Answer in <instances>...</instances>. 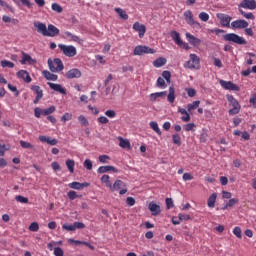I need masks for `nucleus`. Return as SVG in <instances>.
Instances as JSON below:
<instances>
[{
	"instance_id": "nucleus-3",
	"label": "nucleus",
	"mask_w": 256,
	"mask_h": 256,
	"mask_svg": "<svg viewBox=\"0 0 256 256\" xmlns=\"http://www.w3.org/2000/svg\"><path fill=\"white\" fill-rule=\"evenodd\" d=\"M226 98L229 105L232 107V109H230L228 112L229 115L239 114V111H241V104H239V101H237L233 95H227Z\"/></svg>"
},
{
	"instance_id": "nucleus-2",
	"label": "nucleus",
	"mask_w": 256,
	"mask_h": 256,
	"mask_svg": "<svg viewBox=\"0 0 256 256\" xmlns=\"http://www.w3.org/2000/svg\"><path fill=\"white\" fill-rule=\"evenodd\" d=\"M224 41L229 43H235L236 45H247V40L243 36H239L235 33H228L223 36Z\"/></svg>"
},
{
	"instance_id": "nucleus-20",
	"label": "nucleus",
	"mask_w": 256,
	"mask_h": 256,
	"mask_svg": "<svg viewBox=\"0 0 256 256\" xmlns=\"http://www.w3.org/2000/svg\"><path fill=\"white\" fill-rule=\"evenodd\" d=\"M68 187L70 189H76V191H81L82 189H85V187H89V183L71 182L68 184Z\"/></svg>"
},
{
	"instance_id": "nucleus-8",
	"label": "nucleus",
	"mask_w": 256,
	"mask_h": 256,
	"mask_svg": "<svg viewBox=\"0 0 256 256\" xmlns=\"http://www.w3.org/2000/svg\"><path fill=\"white\" fill-rule=\"evenodd\" d=\"M55 111H56L55 106H50L49 108H46V109H41L39 107H36L34 109V115L36 119H41V115H43V117H49V115H52V113H55Z\"/></svg>"
},
{
	"instance_id": "nucleus-12",
	"label": "nucleus",
	"mask_w": 256,
	"mask_h": 256,
	"mask_svg": "<svg viewBox=\"0 0 256 256\" xmlns=\"http://www.w3.org/2000/svg\"><path fill=\"white\" fill-rule=\"evenodd\" d=\"M239 9H249L250 11H255L256 1L255 0H242L238 5Z\"/></svg>"
},
{
	"instance_id": "nucleus-45",
	"label": "nucleus",
	"mask_w": 256,
	"mask_h": 256,
	"mask_svg": "<svg viewBox=\"0 0 256 256\" xmlns=\"http://www.w3.org/2000/svg\"><path fill=\"white\" fill-rule=\"evenodd\" d=\"M15 200L18 202V203H24V204H27L29 203V198L25 197V196H21V195H18L15 197Z\"/></svg>"
},
{
	"instance_id": "nucleus-32",
	"label": "nucleus",
	"mask_w": 256,
	"mask_h": 256,
	"mask_svg": "<svg viewBox=\"0 0 256 256\" xmlns=\"http://www.w3.org/2000/svg\"><path fill=\"white\" fill-rule=\"evenodd\" d=\"M167 64V59L163 58V57H160V58H157L154 62H153V66L156 67V68H159V67H163L164 65Z\"/></svg>"
},
{
	"instance_id": "nucleus-49",
	"label": "nucleus",
	"mask_w": 256,
	"mask_h": 256,
	"mask_svg": "<svg viewBox=\"0 0 256 256\" xmlns=\"http://www.w3.org/2000/svg\"><path fill=\"white\" fill-rule=\"evenodd\" d=\"M97 121L100 125H107V123H109V118L105 116H100L98 117Z\"/></svg>"
},
{
	"instance_id": "nucleus-63",
	"label": "nucleus",
	"mask_w": 256,
	"mask_h": 256,
	"mask_svg": "<svg viewBox=\"0 0 256 256\" xmlns=\"http://www.w3.org/2000/svg\"><path fill=\"white\" fill-rule=\"evenodd\" d=\"M165 203H166L167 209H173V199L166 198Z\"/></svg>"
},
{
	"instance_id": "nucleus-64",
	"label": "nucleus",
	"mask_w": 256,
	"mask_h": 256,
	"mask_svg": "<svg viewBox=\"0 0 256 256\" xmlns=\"http://www.w3.org/2000/svg\"><path fill=\"white\" fill-rule=\"evenodd\" d=\"M76 229H85L83 222H74V230L76 231Z\"/></svg>"
},
{
	"instance_id": "nucleus-30",
	"label": "nucleus",
	"mask_w": 256,
	"mask_h": 256,
	"mask_svg": "<svg viewBox=\"0 0 256 256\" xmlns=\"http://www.w3.org/2000/svg\"><path fill=\"white\" fill-rule=\"evenodd\" d=\"M167 101H168V103H175V87H173V86L169 87V93L167 95Z\"/></svg>"
},
{
	"instance_id": "nucleus-37",
	"label": "nucleus",
	"mask_w": 256,
	"mask_h": 256,
	"mask_svg": "<svg viewBox=\"0 0 256 256\" xmlns=\"http://www.w3.org/2000/svg\"><path fill=\"white\" fill-rule=\"evenodd\" d=\"M1 67H3V69H5V67H8V69H13V67H15V63L9 60H2Z\"/></svg>"
},
{
	"instance_id": "nucleus-61",
	"label": "nucleus",
	"mask_w": 256,
	"mask_h": 256,
	"mask_svg": "<svg viewBox=\"0 0 256 256\" xmlns=\"http://www.w3.org/2000/svg\"><path fill=\"white\" fill-rule=\"evenodd\" d=\"M249 103L254 109H256V93L252 94L251 98L249 99Z\"/></svg>"
},
{
	"instance_id": "nucleus-47",
	"label": "nucleus",
	"mask_w": 256,
	"mask_h": 256,
	"mask_svg": "<svg viewBox=\"0 0 256 256\" xmlns=\"http://www.w3.org/2000/svg\"><path fill=\"white\" fill-rule=\"evenodd\" d=\"M20 145H21L22 149H33L34 148L33 144H31L27 141H23V140L20 141Z\"/></svg>"
},
{
	"instance_id": "nucleus-1",
	"label": "nucleus",
	"mask_w": 256,
	"mask_h": 256,
	"mask_svg": "<svg viewBox=\"0 0 256 256\" xmlns=\"http://www.w3.org/2000/svg\"><path fill=\"white\" fill-rule=\"evenodd\" d=\"M34 27L36 28L37 33L43 35V37H57L60 31L53 24H49L48 27L45 23L42 22H34Z\"/></svg>"
},
{
	"instance_id": "nucleus-60",
	"label": "nucleus",
	"mask_w": 256,
	"mask_h": 256,
	"mask_svg": "<svg viewBox=\"0 0 256 256\" xmlns=\"http://www.w3.org/2000/svg\"><path fill=\"white\" fill-rule=\"evenodd\" d=\"M207 139H209V134H207V132H203L200 135V143H207Z\"/></svg>"
},
{
	"instance_id": "nucleus-16",
	"label": "nucleus",
	"mask_w": 256,
	"mask_h": 256,
	"mask_svg": "<svg viewBox=\"0 0 256 256\" xmlns=\"http://www.w3.org/2000/svg\"><path fill=\"white\" fill-rule=\"evenodd\" d=\"M217 17L219 18L220 25H222V27H231V16L226 14H217Z\"/></svg>"
},
{
	"instance_id": "nucleus-6",
	"label": "nucleus",
	"mask_w": 256,
	"mask_h": 256,
	"mask_svg": "<svg viewBox=\"0 0 256 256\" xmlns=\"http://www.w3.org/2000/svg\"><path fill=\"white\" fill-rule=\"evenodd\" d=\"M183 16L187 25H190V27H193L194 29H201V23L195 21V19L193 18V12L191 10H186L183 13Z\"/></svg>"
},
{
	"instance_id": "nucleus-35",
	"label": "nucleus",
	"mask_w": 256,
	"mask_h": 256,
	"mask_svg": "<svg viewBox=\"0 0 256 256\" xmlns=\"http://www.w3.org/2000/svg\"><path fill=\"white\" fill-rule=\"evenodd\" d=\"M66 167L68 168L70 173H75V160H66Z\"/></svg>"
},
{
	"instance_id": "nucleus-58",
	"label": "nucleus",
	"mask_w": 256,
	"mask_h": 256,
	"mask_svg": "<svg viewBox=\"0 0 256 256\" xmlns=\"http://www.w3.org/2000/svg\"><path fill=\"white\" fill-rule=\"evenodd\" d=\"M186 93L188 97H195L197 95V91L193 88H186Z\"/></svg>"
},
{
	"instance_id": "nucleus-38",
	"label": "nucleus",
	"mask_w": 256,
	"mask_h": 256,
	"mask_svg": "<svg viewBox=\"0 0 256 256\" xmlns=\"http://www.w3.org/2000/svg\"><path fill=\"white\" fill-rule=\"evenodd\" d=\"M239 12L245 19H251L252 21L255 19V15H253L251 12H245L241 8L239 9Z\"/></svg>"
},
{
	"instance_id": "nucleus-42",
	"label": "nucleus",
	"mask_w": 256,
	"mask_h": 256,
	"mask_svg": "<svg viewBox=\"0 0 256 256\" xmlns=\"http://www.w3.org/2000/svg\"><path fill=\"white\" fill-rule=\"evenodd\" d=\"M68 198L70 199V201H75V199L81 197V195H77V192L70 190L68 193Z\"/></svg>"
},
{
	"instance_id": "nucleus-19",
	"label": "nucleus",
	"mask_w": 256,
	"mask_h": 256,
	"mask_svg": "<svg viewBox=\"0 0 256 256\" xmlns=\"http://www.w3.org/2000/svg\"><path fill=\"white\" fill-rule=\"evenodd\" d=\"M148 209L149 211H151L154 217H157V215L161 214V206H159L155 202H150L148 205Z\"/></svg>"
},
{
	"instance_id": "nucleus-55",
	"label": "nucleus",
	"mask_w": 256,
	"mask_h": 256,
	"mask_svg": "<svg viewBox=\"0 0 256 256\" xmlns=\"http://www.w3.org/2000/svg\"><path fill=\"white\" fill-rule=\"evenodd\" d=\"M233 234L236 235V237L238 239H241L242 237V231H241V228L239 226H236L234 229H233Z\"/></svg>"
},
{
	"instance_id": "nucleus-31",
	"label": "nucleus",
	"mask_w": 256,
	"mask_h": 256,
	"mask_svg": "<svg viewBox=\"0 0 256 256\" xmlns=\"http://www.w3.org/2000/svg\"><path fill=\"white\" fill-rule=\"evenodd\" d=\"M114 11L118 13L120 19H123L124 21H127V19H129V15H127V12L122 8H115Z\"/></svg>"
},
{
	"instance_id": "nucleus-28",
	"label": "nucleus",
	"mask_w": 256,
	"mask_h": 256,
	"mask_svg": "<svg viewBox=\"0 0 256 256\" xmlns=\"http://www.w3.org/2000/svg\"><path fill=\"white\" fill-rule=\"evenodd\" d=\"M215 203H217V193H213L209 196L207 200V205L210 209H213L215 207Z\"/></svg>"
},
{
	"instance_id": "nucleus-17",
	"label": "nucleus",
	"mask_w": 256,
	"mask_h": 256,
	"mask_svg": "<svg viewBox=\"0 0 256 256\" xmlns=\"http://www.w3.org/2000/svg\"><path fill=\"white\" fill-rule=\"evenodd\" d=\"M185 35L188 43H190V45H192L193 47H199V45H201V39L195 37L189 32H187Z\"/></svg>"
},
{
	"instance_id": "nucleus-11",
	"label": "nucleus",
	"mask_w": 256,
	"mask_h": 256,
	"mask_svg": "<svg viewBox=\"0 0 256 256\" xmlns=\"http://www.w3.org/2000/svg\"><path fill=\"white\" fill-rule=\"evenodd\" d=\"M219 83L226 91H241V87L231 81L220 80Z\"/></svg>"
},
{
	"instance_id": "nucleus-53",
	"label": "nucleus",
	"mask_w": 256,
	"mask_h": 256,
	"mask_svg": "<svg viewBox=\"0 0 256 256\" xmlns=\"http://www.w3.org/2000/svg\"><path fill=\"white\" fill-rule=\"evenodd\" d=\"M199 19H200L201 21H204L205 23H207V21H209V14L206 13V12H201V13L199 14Z\"/></svg>"
},
{
	"instance_id": "nucleus-62",
	"label": "nucleus",
	"mask_w": 256,
	"mask_h": 256,
	"mask_svg": "<svg viewBox=\"0 0 256 256\" xmlns=\"http://www.w3.org/2000/svg\"><path fill=\"white\" fill-rule=\"evenodd\" d=\"M54 255L55 256H63L64 255L63 249H61V247L54 248Z\"/></svg>"
},
{
	"instance_id": "nucleus-50",
	"label": "nucleus",
	"mask_w": 256,
	"mask_h": 256,
	"mask_svg": "<svg viewBox=\"0 0 256 256\" xmlns=\"http://www.w3.org/2000/svg\"><path fill=\"white\" fill-rule=\"evenodd\" d=\"M105 115L106 117H109V119H115V117H117V112H115V110H107Z\"/></svg>"
},
{
	"instance_id": "nucleus-40",
	"label": "nucleus",
	"mask_w": 256,
	"mask_h": 256,
	"mask_svg": "<svg viewBox=\"0 0 256 256\" xmlns=\"http://www.w3.org/2000/svg\"><path fill=\"white\" fill-rule=\"evenodd\" d=\"M156 85L157 87H159L160 89H166L167 88V84L165 83V79L159 77L157 79V82H156Z\"/></svg>"
},
{
	"instance_id": "nucleus-9",
	"label": "nucleus",
	"mask_w": 256,
	"mask_h": 256,
	"mask_svg": "<svg viewBox=\"0 0 256 256\" xmlns=\"http://www.w3.org/2000/svg\"><path fill=\"white\" fill-rule=\"evenodd\" d=\"M110 191L113 193L115 191H119V195H125L127 193V184L122 180H116L114 184L111 185Z\"/></svg>"
},
{
	"instance_id": "nucleus-10",
	"label": "nucleus",
	"mask_w": 256,
	"mask_h": 256,
	"mask_svg": "<svg viewBox=\"0 0 256 256\" xmlns=\"http://www.w3.org/2000/svg\"><path fill=\"white\" fill-rule=\"evenodd\" d=\"M58 47L65 57H75L77 55V48L73 45L59 44Z\"/></svg>"
},
{
	"instance_id": "nucleus-23",
	"label": "nucleus",
	"mask_w": 256,
	"mask_h": 256,
	"mask_svg": "<svg viewBox=\"0 0 256 256\" xmlns=\"http://www.w3.org/2000/svg\"><path fill=\"white\" fill-rule=\"evenodd\" d=\"M16 75L18 79H23L25 83H31L32 81L31 76L29 75V72H27L26 70H20L17 72Z\"/></svg>"
},
{
	"instance_id": "nucleus-21",
	"label": "nucleus",
	"mask_w": 256,
	"mask_h": 256,
	"mask_svg": "<svg viewBox=\"0 0 256 256\" xmlns=\"http://www.w3.org/2000/svg\"><path fill=\"white\" fill-rule=\"evenodd\" d=\"M20 63L22 65H26V63H28V65H35V63H37V60L32 59L31 55L22 52V60L20 61Z\"/></svg>"
},
{
	"instance_id": "nucleus-4",
	"label": "nucleus",
	"mask_w": 256,
	"mask_h": 256,
	"mask_svg": "<svg viewBox=\"0 0 256 256\" xmlns=\"http://www.w3.org/2000/svg\"><path fill=\"white\" fill-rule=\"evenodd\" d=\"M48 67L52 73H59L65 69L63 61L59 58H55L54 60L48 59Z\"/></svg>"
},
{
	"instance_id": "nucleus-59",
	"label": "nucleus",
	"mask_w": 256,
	"mask_h": 256,
	"mask_svg": "<svg viewBox=\"0 0 256 256\" xmlns=\"http://www.w3.org/2000/svg\"><path fill=\"white\" fill-rule=\"evenodd\" d=\"M237 203H239V199L231 198L227 203V207H234V205H237Z\"/></svg>"
},
{
	"instance_id": "nucleus-34",
	"label": "nucleus",
	"mask_w": 256,
	"mask_h": 256,
	"mask_svg": "<svg viewBox=\"0 0 256 256\" xmlns=\"http://www.w3.org/2000/svg\"><path fill=\"white\" fill-rule=\"evenodd\" d=\"M199 105H201V101H199V100H196L193 103L188 104L187 105L188 113L195 111V109H197V107H199Z\"/></svg>"
},
{
	"instance_id": "nucleus-25",
	"label": "nucleus",
	"mask_w": 256,
	"mask_h": 256,
	"mask_svg": "<svg viewBox=\"0 0 256 256\" xmlns=\"http://www.w3.org/2000/svg\"><path fill=\"white\" fill-rule=\"evenodd\" d=\"M170 36L176 45H181V43H183V40H181V34H179V32L173 30L170 32Z\"/></svg>"
},
{
	"instance_id": "nucleus-57",
	"label": "nucleus",
	"mask_w": 256,
	"mask_h": 256,
	"mask_svg": "<svg viewBox=\"0 0 256 256\" xmlns=\"http://www.w3.org/2000/svg\"><path fill=\"white\" fill-rule=\"evenodd\" d=\"M178 218L180 219V221H189L191 219V216L189 214L180 213L178 214Z\"/></svg>"
},
{
	"instance_id": "nucleus-26",
	"label": "nucleus",
	"mask_w": 256,
	"mask_h": 256,
	"mask_svg": "<svg viewBox=\"0 0 256 256\" xmlns=\"http://www.w3.org/2000/svg\"><path fill=\"white\" fill-rule=\"evenodd\" d=\"M65 36L68 38V41H73L74 43H82L83 40L79 36L74 35L73 33L66 31L64 32Z\"/></svg>"
},
{
	"instance_id": "nucleus-18",
	"label": "nucleus",
	"mask_w": 256,
	"mask_h": 256,
	"mask_svg": "<svg viewBox=\"0 0 256 256\" xmlns=\"http://www.w3.org/2000/svg\"><path fill=\"white\" fill-rule=\"evenodd\" d=\"M47 85L50 87V89H53V91H56L57 93H61V95H67V89L61 86V84L48 82Z\"/></svg>"
},
{
	"instance_id": "nucleus-41",
	"label": "nucleus",
	"mask_w": 256,
	"mask_h": 256,
	"mask_svg": "<svg viewBox=\"0 0 256 256\" xmlns=\"http://www.w3.org/2000/svg\"><path fill=\"white\" fill-rule=\"evenodd\" d=\"M78 121L79 123H81V125H83L84 127H89V120H87V118L84 115H80L78 117Z\"/></svg>"
},
{
	"instance_id": "nucleus-51",
	"label": "nucleus",
	"mask_w": 256,
	"mask_h": 256,
	"mask_svg": "<svg viewBox=\"0 0 256 256\" xmlns=\"http://www.w3.org/2000/svg\"><path fill=\"white\" fill-rule=\"evenodd\" d=\"M71 119H73V114H71V113H65L61 117V121H63V123H66V121H71Z\"/></svg>"
},
{
	"instance_id": "nucleus-54",
	"label": "nucleus",
	"mask_w": 256,
	"mask_h": 256,
	"mask_svg": "<svg viewBox=\"0 0 256 256\" xmlns=\"http://www.w3.org/2000/svg\"><path fill=\"white\" fill-rule=\"evenodd\" d=\"M84 167L85 169H87L88 171H91V169H93V162L89 159H86L84 161Z\"/></svg>"
},
{
	"instance_id": "nucleus-14",
	"label": "nucleus",
	"mask_w": 256,
	"mask_h": 256,
	"mask_svg": "<svg viewBox=\"0 0 256 256\" xmlns=\"http://www.w3.org/2000/svg\"><path fill=\"white\" fill-rule=\"evenodd\" d=\"M133 29H134V31H137V33L139 34L140 39H143V37H145V33L147 31V28L145 27V25H143L139 22H135L133 24Z\"/></svg>"
},
{
	"instance_id": "nucleus-33",
	"label": "nucleus",
	"mask_w": 256,
	"mask_h": 256,
	"mask_svg": "<svg viewBox=\"0 0 256 256\" xmlns=\"http://www.w3.org/2000/svg\"><path fill=\"white\" fill-rule=\"evenodd\" d=\"M111 177L109 176V175H107V174H104L102 177H101V179H100V181H101V183H104L105 184V186L106 187H108V189H111Z\"/></svg>"
},
{
	"instance_id": "nucleus-48",
	"label": "nucleus",
	"mask_w": 256,
	"mask_h": 256,
	"mask_svg": "<svg viewBox=\"0 0 256 256\" xmlns=\"http://www.w3.org/2000/svg\"><path fill=\"white\" fill-rule=\"evenodd\" d=\"M163 79L166 80L167 83H171V72L165 70L162 72Z\"/></svg>"
},
{
	"instance_id": "nucleus-13",
	"label": "nucleus",
	"mask_w": 256,
	"mask_h": 256,
	"mask_svg": "<svg viewBox=\"0 0 256 256\" xmlns=\"http://www.w3.org/2000/svg\"><path fill=\"white\" fill-rule=\"evenodd\" d=\"M31 91H33L36 94V97L34 99V105H37V103H39V101L43 99V90L41 89V87L33 85L31 86Z\"/></svg>"
},
{
	"instance_id": "nucleus-39",
	"label": "nucleus",
	"mask_w": 256,
	"mask_h": 256,
	"mask_svg": "<svg viewBox=\"0 0 256 256\" xmlns=\"http://www.w3.org/2000/svg\"><path fill=\"white\" fill-rule=\"evenodd\" d=\"M172 141L174 145H178V147H181V136L179 134H173Z\"/></svg>"
},
{
	"instance_id": "nucleus-52",
	"label": "nucleus",
	"mask_w": 256,
	"mask_h": 256,
	"mask_svg": "<svg viewBox=\"0 0 256 256\" xmlns=\"http://www.w3.org/2000/svg\"><path fill=\"white\" fill-rule=\"evenodd\" d=\"M2 21H3L4 23H18V20H16V19H11V17H9V16H7V15H4V16L2 17Z\"/></svg>"
},
{
	"instance_id": "nucleus-24",
	"label": "nucleus",
	"mask_w": 256,
	"mask_h": 256,
	"mask_svg": "<svg viewBox=\"0 0 256 256\" xmlns=\"http://www.w3.org/2000/svg\"><path fill=\"white\" fill-rule=\"evenodd\" d=\"M109 171H113V173H119V170L117 168H115L114 166H100L97 169V173L98 174H103V173H109Z\"/></svg>"
},
{
	"instance_id": "nucleus-15",
	"label": "nucleus",
	"mask_w": 256,
	"mask_h": 256,
	"mask_svg": "<svg viewBox=\"0 0 256 256\" xmlns=\"http://www.w3.org/2000/svg\"><path fill=\"white\" fill-rule=\"evenodd\" d=\"M232 29H247L249 22L247 20H235L231 23Z\"/></svg>"
},
{
	"instance_id": "nucleus-44",
	"label": "nucleus",
	"mask_w": 256,
	"mask_h": 256,
	"mask_svg": "<svg viewBox=\"0 0 256 256\" xmlns=\"http://www.w3.org/2000/svg\"><path fill=\"white\" fill-rule=\"evenodd\" d=\"M0 5L5 9H9L10 13H15V8H13V6L8 5L7 2L0 0Z\"/></svg>"
},
{
	"instance_id": "nucleus-43",
	"label": "nucleus",
	"mask_w": 256,
	"mask_h": 256,
	"mask_svg": "<svg viewBox=\"0 0 256 256\" xmlns=\"http://www.w3.org/2000/svg\"><path fill=\"white\" fill-rule=\"evenodd\" d=\"M51 7L52 11H55V13H63V7H61V5L58 3H53Z\"/></svg>"
},
{
	"instance_id": "nucleus-29",
	"label": "nucleus",
	"mask_w": 256,
	"mask_h": 256,
	"mask_svg": "<svg viewBox=\"0 0 256 256\" xmlns=\"http://www.w3.org/2000/svg\"><path fill=\"white\" fill-rule=\"evenodd\" d=\"M118 141L122 149H131V142H129V140L123 139V137H119Z\"/></svg>"
},
{
	"instance_id": "nucleus-46",
	"label": "nucleus",
	"mask_w": 256,
	"mask_h": 256,
	"mask_svg": "<svg viewBox=\"0 0 256 256\" xmlns=\"http://www.w3.org/2000/svg\"><path fill=\"white\" fill-rule=\"evenodd\" d=\"M29 231H32L33 233H37V231H39V223L32 222L29 226Z\"/></svg>"
},
{
	"instance_id": "nucleus-5",
	"label": "nucleus",
	"mask_w": 256,
	"mask_h": 256,
	"mask_svg": "<svg viewBox=\"0 0 256 256\" xmlns=\"http://www.w3.org/2000/svg\"><path fill=\"white\" fill-rule=\"evenodd\" d=\"M184 67L187 69H201V59L197 54H190V60H188Z\"/></svg>"
},
{
	"instance_id": "nucleus-27",
	"label": "nucleus",
	"mask_w": 256,
	"mask_h": 256,
	"mask_svg": "<svg viewBox=\"0 0 256 256\" xmlns=\"http://www.w3.org/2000/svg\"><path fill=\"white\" fill-rule=\"evenodd\" d=\"M42 75L43 77H45V79H47V81H57V79H59V76H57V74H53L48 70H44L42 72Z\"/></svg>"
},
{
	"instance_id": "nucleus-56",
	"label": "nucleus",
	"mask_w": 256,
	"mask_h": 256,
	"mask_svg": "<svg viewBox=\"0 0 256 256\" xmlns=\"http://www.w3.org/2000/svg\"><path fill=\"white\" fill-rule=\"evenodd\" d=\"M62 229L64 231H75V225L74 224H64L62 226Z\"/></svg>"
},
{
	"instance_id": "nucleus-36",
	"label": "nucleus",
	"mask_w": 256,
	"mask_h": 256,
	"mask_svg": "<svg viewBox=\"0 0 256 256\" xmlns=\"http://www.w3.org/2000/svg\"><path fill=\"white\" fill-rule=\"evenodd\" d=\"M150 127L157 135H161V129L159 128V124L156 121L150 122Z\"/></svg>"
},
{
	"instance_id": "nucleus-7",
	"label": "nucleus",
	"mask_w": 256,
	"mask_h": 256,
	"mask_svg": "<svg viewBox=\"0 0 256 256\" xmlns=\"http://www.w3.org/2000/svg\"><path fill=\"white\" fill-rule=\"evenodd\" d=\"M154 53H157L155 49L150 48L149 46L138 45L134 48L133 55H153Z\"/></svg>"
},
{
	"instance_id": "nucleus-22",
	"label": "nucleus",
	"mask_w": 256,
	"mask_h": 256,
	"mask_svg": "<svg viewBox=\"0 0 256 256\" xmlns=\"http://www.w3.org/2000/svg\"><path fill=\"white\" fill-rule=\"evenodd\" d=\"M81 77V71L77 68L70 69L66 72L67 79H79Z\"/></svg>"
}]
</instances>
